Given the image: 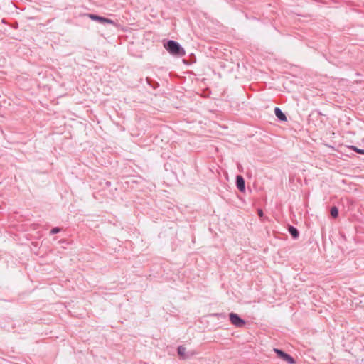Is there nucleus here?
<instances>
[{"instance_id":"7","label":"nucleus","mask_w":364,"mask_h":364,"mask_svg":"<svg viewBox=\"0 0 364 364\" xmlns=\"http://www.w3.org/2000/svg\"><path fill=\"white\" fill-rule=\"evenodd\" d=\"M288 231L294 239H296L299 237V232L296 228H295L292 225H289V228H288Z\"/></svg>"},{"instance_id":"3","label":"nucleus","mask_w":364,"mask_h":364,"mask_svg":"<svg viewBox=\"0 0 364 364\" xmlns=\"http://www.w3.org/2000/svg\"><path fill=\"white\" fill-rule=\"evenodd\" d=\"M274 350L279 358L282 359L284 361H286L287 363L294 364L296 363L295 359L284 351L277 348H274Z\"/></svg>"},{"instance_id":"8","label":"nucleus","mask_w":364,"mask_h":364,"mask_svg":"<svg viewBox=\"0 0 364 364\" xmlns=\"http://www.w3.org/2000/svg\"><path fill=\"white\" fill-rule=\"evenodd\" d=\"M330 213L332 218H336L338 216V209L336 206H333L331 208Z\"/></svg>"},{"instance_id":"5","label":"nucleus","mask_w":364,"mask_h":364,"mask_svg":"<svg viewBox=\"0 0 364 364\" xmlns=\"http://www.w3.org/2000/svg\"><path fill=\"white\" fill-rule=\"evenodd\" d=\"M236 186L240 192L245 191V181L241 175L236 176Z\"/></svg>"},{"instance_id":"9","label":"nucleus","mask_w":364,"mask_h":364,"mask_svg":"<svg viewBox=\"0 0 364 364\" xmlns=\"http://www.w3.org/2000/svg\"><path fill=\"white\" fill-rule=\"evenodd\" d=\"M146 82L151 87H152L154 89L159 87V83L152 80L149 77H146Z\"/></svg>"},{"instance_id":"14","label":"nucleus","mask_w":364,"mask_h":364,"mask_svg":"<svg viewBox=\"0 0 364 364\" xmlns=\"http://www.w3.org/2000/svg\"><path fill=\"white\" fill-rule=\"evenodd\" d=\"M259 213V215L260 216H262V215H263L262 210H259V213Z\"/></svg>"},{"instance_id":"10","label":"nucleus","mask_w":364,"mask_h":364,"mask_svg":"<svg viewBox=\"0 0 364 364\" xmlns=\"http://www.w3.org/2000/svg\"><path fill=\"white\" fill-rule=\"evenodd\" d=\"M185 352H186V348L183 346H179L177 348V353L178 354L183 357V358H185L184 357V355H185Z\"/></svg>"},{"instance_id":"13","label":"nucleus","mask_w":364,"mask_h":364,"mask_svg":"<svg viewBox=\"0 0 364 364\" xmlns=\"http://www.w3.org/2000/svg\"><path fill=\"white\" fill-rule=\"evenodd\" d=\"M213 316L215 317H218V318H226V314L225 313H216V314H214Z\"/></svg>"},{"instance_id":"12","label":"nucleus","mask_w":364,"mask_h":364,"mask_svg":"<svg viewBox=\"0 0 364 364\" xmlns=\"http://www.w3.org/2000/svg\"><path fill=\"white\" fill-rule=\"evenodd\" d=\"M353 150H354L355 152L360 154H364V149H360L357 148L356 146H351L350 147Z\"/></svg>"},{"instance_id":"2","label":"nucleus","mask_w":364,"mask_h":364,"mask_svg":"<svg viewBox=\"0 0 364 364\" xmlns=\"http://www.w3.org/2000/svg\"><path fill=\"white\" fill-rule=\"evenodd\" d=\"M229 318L230 323L237 328L243 327L246 322L237 314L231 312L229 314Z\"/></svg>"},{"instance_id":"1","label":"nucleus","mask_w":364,"mask_h":364,"mask_svg":"<svg viewBox=\"0 0 364 364\" xmlns=\"http://www.w3.org/2000/svg\"><path fill=\"white\" fill-rule=\"evenodd\" d=\"M164 46L166 50L173 55L182 57L186 53L181 46L175 41L168 40Z\"/></svg>"},{"instance_id":"6","label":"nucleus","mask_w":364,"mask_h":364,"mask_svg":"<svg viewBox=\"0 0 364 364\" xmlns=\"http://www.w3.org/2000/svg\"><path fill=\"white\" fill-rule=\"evenodd\" d=\"M274 114L277 119L281 122H286L287 120L285 114L282 111L279 107L274 108Z\"/></svg>"},{"instance_id":"11","label":"nucleus","mask_w":364,"mask_h":364,"mask_svg":"<svg viewBox=\"0 0 364 364\" xmlns=\"http://www.w3.org/2000/svg\"><path fill=\"white\" fill-rule=\"evenodd\" d=\"M60 230H61V229L60 228L55 227V228H52L50 230V235H55V234H57V233L60 232Z\"/></svg>"},{"instance_id":"4","label":"nucleus","mask_w":364,"mask_h":364,"mask_svg":"<svg viewBox=\"0 0 364 364\" xmlns=\"http://www.w3.org/2000/svg\"><path fill=\"white\" fill-rule=\"evenodd\" d=\"M88 16L90 19L95 21H97L100 23H109V24H112V25H114L115 23L113 20L112 19H109V18H105V17H103V16H100L99 15H97V14H88Z\"/></svg>"}]
</instances>
